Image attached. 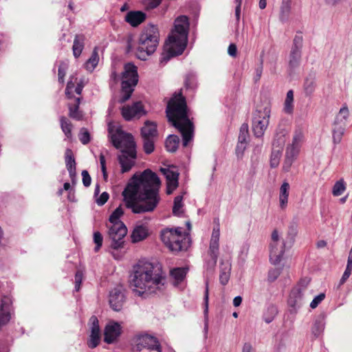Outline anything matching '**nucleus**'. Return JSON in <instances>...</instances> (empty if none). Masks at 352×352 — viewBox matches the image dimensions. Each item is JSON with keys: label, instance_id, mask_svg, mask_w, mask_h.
Returning <instances> with one entry per match:
<instances>
[{"label": "nucleus", "instance_id": "nucleus-18", "mask_svg": "<svg viewBox=\"0 0 352 352\" xmlns=\"http://www.w3.org/2000/svg\"><path fill=\"white\" fill-rule=\"evenodd\" d=\"M121 334L120 324L116 322H109L104 328V341L107 344L114 342Z\"/></svg>", "mask_w": 352, "mask_h": 352}, {"label": "nucleus", "instance_id": "nucleus-8", "mask_svg": "<svg viewBox=\"0 0 352 352\" xmlns=\"http://www.w3.org/2000/svg\"><path fill=\"white\" fill-rule=\"evenodd\" d=\"M160 236L164 245L173 252L186 250L190 245L189 235L183 232L181 228L162 230Z\"/></svg>", "mask_w": 352, "mask_h": 352}, {"label": "nucleus", "instance_id": "nucleus-40", "mask_svg": "<svg viewBox=\"0 0 352 352\" xmlns=\"http://www.w3.org/2000/svg\"><path fill=\"white\" fill-rule=\"evenodd\" d=\"M179 143V138L177 135H170L166 140V148L169 152H175Z\"/></svg>", "mask_w": 352, "mask_h": 352}, {"label": "nucleus", "instance_id": "nucleus-56", "mask_svg": "<svg viewBox=\"0 0 352 352\" xmlns=\"http://www.w3.org/2000/svg\"><path fill=\"white\" fill-rule=\"evenodd\" d=\"M323 329V324L320 322H316L312 327V333L316 337H318L322 332Z\"/></svg>", "mask_w": 352, "mask_h": 352}, {"label": "nucleus", "instance_id": "nucleus-1", "mask_svg": "<svg viewBox=\"0 0 352 352\" xmlns=\"http://www.w3.org/2000/svg\"><path fill=\"white\" fill-rule=\"evenodd\" d=\"M160 178L151 170L135 174L122 192L126 208L136 214L153 212L160 201Z\"/></svg>", "mask_w": 352, "mask_h": 352}, {"label": "nucleus", "instance_id": "nucleus-53", "mask_svg": "<svg viewBox=\"0 0 352 352\" xmlns=\"http://www.w3.org/2000/svg\"><path fill=\"white\" fill-rule=\"evenodd\" d=\"M162 0H142V3L146 9H153L157 8Z\"/></svg>", "mask_w": 352, "mask_h": 352}, {"label": "nucleus", "instance_id": "nucleus-23", "mask_svg": "<svg viewBox=\"0 0 352 352\" xmlns=\"http://www.w3.org/2000/svg\"><path fill=\"white\" fill-rule=\"evenodd\" d=\"M231 263L229 260H221L220 262L219 281L223 285H226L230 277Z\"/></svg>", "mask_w": 352, "mask_h": 352}, {"label": "nucleus", "instance_id": "nucleus-12", "mask_svg": "<svg viewBox=\"0 0 352 352\" xmlns=\"http://www.w3.org/2000/svg\"><path fill=\"white\" fill-rule=\"evenodd\" d=\"M219 239H220V226L217 224L212 230L209 243L208 255L210 260L207 261L208 268L213 270L216 266L217 258L219 254Z\"/></svg>", "mask_w": 352, "mask_h": 352}, {"label": "nucleus", "instance_id": "nucleus-26", "mask_svg": "<svg viewBox=\"0 0 352 352\" xmlns=\"http://www.w3.org/2000/svg\"><path fill=\"white\" fill-rule=\"evenodd\" d=\"M349 117V111L346 104L340 108L336 116L333 125L346 128V121Z\"/></svg>", "mask_w": 352, "mask_h": 352}, {"label": "nucleus", "instance_id": "nucleus-28", "mask_svg": "<svg viewBox=\"0 0 352 352\" xmlns=\"http://www.w3.org/2000/svg\"><path fill=\"white\" fill-rule=\"evenodd\" d=\"M65 164L70 177H74L76 176V161L73 152L69 148H67L65 151Z\"/></svg>", "mask_w": 352, "mask_h": 352}, {"label": "nucleus", "instance_id": "nucleus-44", "mask_svg": "<svg viewBox=\"0 0 352 352\" xmlns=\"http://www.w3.org/2000/svg\"><path fill=\"white\" fill-rule=\"evenodd\" d=\"M281 155L282 151L276 150V148H272L270 156V166L272 168H276L278 166Z\"/></svg>", "mask_w": 352, "mask_h": 352}, {"label": "nucleus", "instance_id": "nucleus-31", "mask_svg": "<svg viewBox=\"0 0 352 352\" xmlns=\"http://www.w3.org/2000/svg\"><path fill=\"white\" fill-rule=\"evenodd\" d=\"M187 272L188 268L186 267L174 268L170 271V275L173 279V284L175 286H177L185 279Z\"/></svg>", "mask_w": 352, "mask_h": 352}, {"label": "nucleus", "instance_id": "nucleus-38", "mask_svg": "<svg viewBox=\"0 0 352 352\" xmlns=\"http://www.w3.org/2000/svg\"><path fill=\"white\" fill-rule=\"evenodd\" d=\"M285 135L286 132L283 130L277 133L273 141L272 148L282 151L286 141Z\"/></svg>", "mask_w": 352, "mask_h": 352}, {"label": "nucleus", "instance_id": "nucleus-13", "mask_svg": "<svg viewBox=\"0 0 352 352\" xmlns=\"http://www.w3.org/2000/svg\"><path fill=\"white\" fill-rule=\"evenodd\" d=\"M309 283L308 278L302 279L299 284L295 287L289 294L288 305L294 309L300 307L304 301L306 287Z\"/></svg>", "mask_w": 352, "mask_h": 352}, {"label": "nucleus", "instance_id": "nucleus-43", "mask_svg": "<svg viewBox=\"0 0 352 352\" xmlns=\"http://www.w3.org/2000/svg\"><path fill=\"white\" fill-rule=\"evenodd\" d=\"M290 4L289 1H283L280 7V19L282 21H286L288 19L290 13Z\"/></svg>", "mask_w": 352, "mask_h": 352}, {"label": "nucleus", "instance_id": "nucleus-60", "mask_svg": "<svg viewBox=\"0 0 352 352\" xmlns=\"http://www.w3.org/2000/svg\"><path fill=\"white\" fill-rule=\"evenodd\" d=\"M82 183L85 187H89L91 185V178L87 170H84L82 171Z\"/></svg>", "mask_w": 352, "mask_h": 352}, {"label": "nucleus", "instance_id": "nucleus-50", "mask_svg": "<svg viewBox=\"0 0 352 352\" xmlns=\"http://www.w3.org/2000/svg\"><path fill=\"white\" fill-rule=\"evenodd\" d=\"M67 65L65 63H60L58 67V81L61 83L64 82V77L66 74Z\"/></svg>", "mask_w": 352, "mask_h": 352}, {"label": "nucleus", "instance_id": "nucleus-37", "mask_svg": "<svg viewBox=\"0 0 352 352\" xmlns=\"http://www.w3.org/2000/svg\"><path fill=\"white\" fill-rule=\"evenodd\" d=\"M99 62V56L97 48L95 47L92 52L91 57L85 63V68L89 72H92L98 65Z\"/></svg>", "mask_w": 352, "mask_h": 352}, {"label": "nucleus", "instance_id": "nucleus-55", "mask_svg": "<svg viewBox=\"0 0 352 352\" xmlns=\"http://www.w3.org/2000/svg\"><path fill=\"white\" fill-rule=\"evenodd\" d=\"M247 142L238 141V144L236 147V154L238 157L243 156V152L246 148Z\"/></svg>", "mask_w": 352, "mask_h": 352}, {"label": "nucleus", "instance_id": "nucleus-47", "mask_svg": "<svg viewBox=\"0 0 352 352\" xmlns=\"http://www.w3.org/2000/svg\"><path fill=\"white\" fill-rule=\"evenodd\" d=\"M155 138H143L144 150L146 153L150 154L154 151Z\"/></svg>", "mask_w": 352, "mask_h": 352}, {"label": "nucleus", "instance_id": "nucleus-61", "mask_svg": "<svg viewBox=\"0 0 352 352\" xmlns=\"http://www.w3.org/2000/svg\"><path fill=\"white\" fill-rule=\"evenodd\" d=\"M74 87H75L74 82L72 80L68 81L66 89H65V94L68 98H72L73 89Z\"/></svg>", "mask_w": 352, "mask_h": 352}, {"label": "nucleus", "instance_id": "nucleus-52", "mask_svg": "<svg viewBox=\"0 0 352 352\" xmlns=\"http://www.w3.org/2000/svg\"><path fill=\"white\" fill-rule=\"evenodd\" d=\"M94 241L96 243L95 251L98 252L102 245L103 237L99 232L94 233Z\"/></svg>", "mask_w": 352, "mask_h": 352}, {"label": "nucleus", "instance_id": "nucleus-63", "mask_svg": "<svg viewBox=\"0 0 352 352\" xmlns=\"http://www.w3.org/2000/svg\"><path fill=\"white\" fill-rule=\"evenodd\" d=\"M109 199V194L107 192H103L98 198L96 199V203L98 206L104 205Z\"/></svg>", "mask_w": 352, "mask_h": 352}, {"label": "nucleus", "instance_id": "nucleus-16", "mask_svg": "<svg viewBox=\"0 0 352 352\" xmlns=\"http://www.w3.org/2000/svg\"><path fill=\"white\" fill-rule=\"evenodd\" d=\"M302 47V36L296 35L294 37L293 45L289 54V65L291 68H295L299 65L301 58V50Z\"/></svg>", "mask_w": 352, "mask_h": 352}, {"label": "nucleus", "instance_id": "nucleus-29", "mask_svg": "<svg viewBox=\"0 0 352 352\" xmlns=\"http://www.w3.org/2000/svg\"><path fill=\"white\" fill-rule=\"evenodd\" d=\"M10 319L9 300L5 299L1 301L0 307V327L7 324Z\"/></svg>", "mask_w": 352, "mask_h": 352}, {"label": "nucleus", "instance_id": "nucleus-25", "mask_svg": "<svg viewBox=\"0 0 352 352\" xmlns=\"http://www.w3.org/2000/svg\"><path fill=\"white\" fill-rule=\"evenodd\" d=\"M316 87V77L311 74L307 76L303 83V91L305 96L311 97L315 92Z\"/></svg>", "mask_w": 352, "mask_h": 352}, {"label": "nucleus", "instance_id": "nucleus-64", "mask_svg": "<svg viewBox=\"0 0 352 352\" xmlns=\"http://www.w3.org/2000/svg\"><path fill=\"white\" fill-rule=\"evenodd\" d=\"M289 197L278 195L279 207L284 210L287 207Z\"/></svg>", "mask_w": 352, "mask_h": 352}, {"label": "nucleus", "instance_id": "nucleus-10", "mask_svg": "<svg viewBox=\"0 0 352 352\" xmlns=\"http://www.w3.org/2000/svg\"><path fill=\"white\" fill-rule=\"evenodd\" d=\"M271 114V106L266 104L258 107L252 116V131L257 138L263 135L269 124Z\"/></svg>", "mask_w": 352, "mask_h": 352}, {"label": "nucleus", "instance_id": "nucleus-5", "mask_svg": "<svg viewBox=\"0 0 352 352\" xmlns=\"http://www.w3.org/2000/svg\"><path fill=\"white\" fill-rule=\"evenodd\" d=\"M188 28L186 16H179L175 20L174 29L165 43L166 54L163 55L162 61L166 63L171 57L183 53L187 45Z\"/></svg>", "mask_w": 352, "mask_h": 352}, {"label": "nucleus", "instance_id": "nucleus-41", "mask_svg": "<svg viewBox=\"0 0 352 352\" xmlns=\"http://www.w3.org/2000/svg\"><path fill=\"white\" fill-rule=\"evenodd\" d=\"M345 128L333 125L332 128V138L333 142L335 145L341 142L342 137L344 134Z\"/></svg>", "mask_w": 352, "mask_h": 352}, {"label": "nucleus", "instance_id": "nucleus-59", "mask_svg": "<svg viewBox=\"0 0 352 352\" xmlns=\"http://www.w3.org/2000/svg\"><path fill=\"white\" fill-rule=\"evenodd\" d=\"M83 274L82 272L78 270L76 272L75 275V290L76 292L79 291L80 285L82 280Z\"/></svg>", "mask_w": 352, "mask_h": 352}, {"label": "nucleus", "instance_id": "nucleus-46", "mask_svg": "<svg viewBox=\"0 0 352 352\" xmlns=\"http://www.w3.org/2000/svg\"><path fill=\"white\" fill-rule=\"evenodd\" d=\"M346 186L344 182L340 179L336 182L333 187L332 193L334 196L338 197L341 195L345 190Z\"/></svg>", "mask_w": 352, "mask_h": 352}, {"label": "nucleus", "instance_id": "nucleus-45", "mask_svg": "<svg viewBox=\"0 0 352 352\" xmlns=\"http://www.w3.org/2000/svg\"><path fill=\"white\" fill-rule=\"evenodd\" d=\"M183 196L178 195L174 199V205L173 208V212L175 215L180 216L182 214V208L183 207Z\"/></svg>", "mask_w": 352, "mask_h": 352}, {"label": "nucleus", "instance_id": "nucleus-27", "mask_svg": "<svg viewBox=\"0 0 352 352\" xmlns=\"http://www.w3.org/2000/svg\"><path fill=\"white\" fill-rule=\"evenodd\" d=\"M148 234V229L146 226L140 225L137 226L131 234V241L133 243H137L146 239Z\"/></svg>", "mask_w": 352, "mask_h": 352}, {"label": "nucleus", "instance_id": "nucleus-36", "mask_svg": "<svg viewBox=\"0 0 352 352\" xmlns=\"http://www.w3.org/2000/svg\"><path fill=\"white\" fill-rule=\"evenodd\" d=\"M278 314V309L274 305H270L267 307L263 316L264 321L269 324L274 320Z\"/></svg>", "mask_w": 352, "mask_h": 352}, {"label": "nucleus", "instance_id": "nucleus-11", "mask_svg": "<svg viewBox=\"0 0 352 352\" xmlns=\"http://www.w3.org/2000/svg\"><path fill=\"white\" fill-rule=\"evenodd\" d=\"M286 248H288L287 243L280 239L278 231L274 230L270 244V260L272 264L276 265L280 262Z\"/></svg>", "mask_w": 352, "mask_h": 352}, {"label": "nucleus", "instance_id": "nucleus-21", "mask_svg": "<svg viewBox=\"0 0 352 352\" xmlns=\"http://www.w3.org/2000/svg\"><path fill=\"white\" fill-rule=\"evenodd\" d=\"M299 151L296 148H289L287 146L285 155V159L283 164V170L284 172H289L291 167L299 154Z\"/></svg>", "mask_w": 352, "mask_h": 352}, {"label": "nucleus", "instance_id": "nucleus-48", "mask_svg": "<svg viewBox=\"0 0 352 352\" xmlns=\"http://www.w3.org/2000/svg\"><path fill=\"white\" fill-rule=\"evenodd\" d=\"M248 137V125L247 124H243L240 128L239 141L247 142Z\"/></svg>", "mask_w": 352, "mask_h": 352}, {"label": "nucleus", "instance_id": "nucleus-15", "mask_svg": "<svg viewBox=\"0 0 352 352\" xmlns=\"http://www.w3.org/2000/svg\"><path fill=\"white\" fill-rule=\"evenodd\" d=\"M90 335L87 341V345L91 349L96 348L100 343L101 332L99 326V321L96 316H92L89 321Z\"/></svg>", "mask_w": 352, "mask_h": 352}, {"label": "nucleus", "instance_id": "nucleus-42", "mask_svg": "<svg viewBox=\"0 0 352 352\" xmlns=\"http://www.w3.org/2000/svg\"><path fill=\"white\" fill-rule=\"evenodd\" d=\"M60 122L61 129L65 135L68 138H71L72 129V124L71 122L64 116L60 117Z\"/></svg>", "mask_w": 352, "mask_h": 352}, {"label": "nucleus", "instance_id": "nucleus-17", "mask_svg": "<svg viewBox=\"0 0 352 352\" xmlns=\"http://www.w3.org/2000/svg\"><path fill=\"white\" fill-rule=\"evenodd\" d=\"M145 114L146 111L141 102H135L132 105L124 106L122 108V115L127 121L135 117L140 118Z\"/></svg>", "mask_w": 352, "mask_h": 352}, {"label": "nucleus", "instance_id": "nucleus-22", "mask_svg": "<svg viewBox=\"0 0 352 352\" xmlns=\"http://www.w3.org/2000/svg\"><path fill=\"white\" fill-rule=\"evenodd\" d=\"M146 19V14L142 11H130L125 16V21L133 27H136Z\"/></svg>", "mask_w": 352, "mask_h": 352}, {"label": "nucleus", "instance_id": "nucleus-19", "mask_svg": "<svg viewBox=\"0 0 352 352\" xmlns=\"http://www.w3.org/2000/svg\"><path fill=\"white\" fill-rule=\"evenodd\" d=\"M109 301L111 307L114 311L121 310L124 302V295L121 287H116L110 292Z\"/></svg>", "mask_w": 352, "mask_h": 352}, {"label": "nucleus", "instance_id": "nucleus-6", "mask_svg": "<svg viewBox=\"0 0 352 352\" xmlns=\"http://www.w3.org/2000/svg\"><path fill=\"white\" fill-rule=\"evenodd\" d=\"M160 41V33L156 25H148L145 27L140 35L138 46L136 49L135 56L138 58L145 60L153 54Z\"/></svg>", "mask_w": 352, "mask_h": 352}, {"label": "nucleus", "instance_id": "nucleus-34", "mask_svg": "<svg viewBox=\"0 0 352 352\" xmlns=\"http://www.w3.org/2000/svg\"><path fill=\"white\" fill-rule=\"evenodd\" d=\"M303 140H304L303 131L300 129H296L294 131V133L293 135L292 142V144H288L287 147L296 148V150H298L300 151V146H301Z\"/></svg>", "mask_w": 352, "mask_h": 352}, {"label": "nucleus", "instance_id": "nucleus-14", "mask_svg": "<svg viewBox=\"0 0 352 352\" xmlns=\"http://www.w3.org/2000/svg\"><path fill=\"white\" fill-rule=\"evenodd\" d=\"M135 344L137 350L142 351L147 349L148 351H157L160 350V344L156 338L145 334L141 335L135 338Z\"/></svg>", "mask_w": 352, "mask_h": 352}, {"label": "nucleus", "instance_id": "nucleus-3", "mask_svg": "<svg viewBox=\"0 0 352 352\" xmlns=\"http://www.w3.org/2000/svg\"><path fill=\"white\" fill-rule=\"evenodd\" d=\"M166 113L168 121L181 133L183 146H187L193 139L194 126L188 118L186 102L182 90L175 93L169 100Z\"/></svg>", "mask_w": 352, "mask_h": 352}, {"label": "nucleus", "instance_id": "nucleus-57", "mask_svg": "<svg viewBox=\"0 0 352 352\" xmlns=\"http://www.w3.org/2000/svg\"><path fill=\"white\" fill-rule=\"evenodd\" d=\"M280 268L270 270L268 272V280L270 282L274 281L280 274Z\"/></svg>", "mask_w": 352, "mask_h": 352}, {"label": "nucleus", "instance_id": "nucleus-20", "mask_svg": "<svg viewBox=\"0 0 352 352\" xmlns=\"http://www.w3.org/2000/svg\"><path fill=\"white\" fill-rule=\"evenodd\" d=\"M166 179V193L170 195L178 186L179 174L168 168H161Z\"/></svg>", "mask_w": 352, "mask_h": 352}, {"label": "nucleus", "instance_id": "nucleus-62", "mask_svg": "<svg viewBox=\"0 0 352 352\" xmlns=\"http://www.w3.org/2000/svg\"><path fill=\"white\" fill-rule=\"evenodd\" d=\"M100 163L101 166V170L103 174L104 179L106 180L107 178V169H106V162L104 155L102 153H100Z\"/></svg>", "mask_w": 352, "mask_h": 352}, {"label": "nucleus", "instance_id": "nucleus-9", "mask_svg": "<svg viewBox=\"0 0 352 352\" xmlns=\"http://www.w3.org/2000/svg\"><path fill=\"white\" fill-rule=\"evenodd\" d=\"M138 81L137 67L131 63L124 65V72L122 74V91L123 95L120 99L124 102L129 99L133 91V87Z\"/></svg>", "mask_w": 352, "mask_h": 352}, {"label": "nucleus", "instance_id": "nucleus-35", "mask_svg": "<svg viewBox=\"0 0 352 352\" xmlns=\"http://www.w3.org/2000/svg\"><path fill=\"white\" fill-rule=\"evenodd\" d=\"M80 98H76L74 104H69V116L70 118L76 120H80L82 118V113L78 110L80 104Z\"/></svg>", "mask_w": 352, "mask_h": 352}, {"label": "nucleus", "instance_id": "nucleus-54", "mask_svg": "<svg viewBox=\"0 0 352 352\" xmlns=\"http://www.w3.org/2000/svg\"><path fill=\"white\" fill-rule=\"evenodd\" d=\"M325 294L324 293H321L316 296L313 300L310 303V307L311 309H315L318 307V305L324 299Z\"/></svg>", "mask_w": 352, "mask_h": 352}, {"label": "nucleus", "instance_id": "nucleus-30", "mask_svg": "<svg viewBox=\"0 0 352 352\" xmlns=\"http://www.w3.org/2000/svg\"><path fill=\"white\" fill-rule=\"evenodd\" d=\"M141 134L142 138H155L157 134L156 124L147 121L142 128Z\"/></svg>", "mask_w": 352, "mask_h": 352}, {"label": "nucleus", "instance_id": "nucleus-32", "mask_svg": "<svg viewBox=\"0 0 352 352\" xmlns=\"http://www.w3.org/2000/svg\"><path fill=\"white\" fill-rule=\"evenodd\" d=\"M85 36L82 34H77L75 36L72 46L73 54L75 58H78L84 49Z\"/></svg>", "mask_w": 352, "mask_h": 352}, {"label": "nucleus", "instance_id": "nucleus-51", "mask_svg": "<svg viewBox=\"0 0 352 352\" xmlns=\"http://www.w3.org/2000/svg\"><path fill=\"white\" fill-rule=\"evenodd\" d=\"M79 140L83 144H87L89 142L90 135L86 129H81L79 134Z\"/></svg>", "mask_w": 352, "mask_h": 352}, {"label": "nucleus", "instance_id": "nucleus-58", "mask_svg": "<svg viewBox=\"0 0 352 352\" xmlns=\"http://www.w3.org/2000/svg\"><path fill=\"white\" fill-rule=\"evenodd\" d=\"M289 184L287 182H284L280 186L279 190V195L289 197Z\"/></svg>", "mask_w": 352, "mask_h": 352}, {"label": "nucleus", "instance_id": "nucleus-49", "mask_svg": "<svg viewBox=\"0 0 352 352\" xmlns=\"http://www.w3.org/2000/svg\"><path fill=\"white\" fill-rule=\"evenodd\" d=\"M352 272V263L347 261L346 270L340 280V284H344L346 280L349 278Z\"/></svg>", "mask_w": 352, "mask_h": 352}, {"label": "nucleus", "instance_id": "nucleus-33", "mask_svg": "<svg viewBox=\"0 0 352 352\" xmlns=\"http://www.w3.org/2000/svg\"><path fill=\"white\" fill-rule=\"evenodd\" d=\"M298 234V224L296 222H292L289 227L287 232L285 240L287 243L288 248H291L295 241V238Z\"/></svg>", "mask_w": 352, "mask_h": 352}, {"label": "nucleus", "instance_id": "nucleus-39", "mask_svg": "<svg viewBox=\"0 0 352 352\" xmlns=\"http://www.w3.org/2000/svg\"><path fill=\"white\" fill-rule=\"evenodd\" d=\"M283 111L285 113L291 114L294 111V91L289 90L287 93L284 102Z\"/></svg>", "mask_w": 352, "mask_h": 352}, {"label": "nucleus", "instance_id": "nucleus-2", "mask_svg": "<svg viewBox=\"0 0 352 352\" xmlns=\"http://www.w3.org/2000/svg\"><path fill=\"white\" fill-rule=\"evenodd\" d=\"M165 283V277L157 272L149 262H139L135 265L129 279V286L133 292L142 298L162 294L166 288Z\"/></svg>", "mask_w": 352, "mask_h": 352}, {"label": "nucleus", "instance_id": "nucleus-24", "mask_svg": "<svg viewBox=\"0 0 352 352\" xmlns=\"http://www.w3.org/2000/svg\"><path fill=\"white\" fill-rule=\"evenodd\" d=\"M209 292H208V281L206 282V289H205V294H204V338L205 340L208 338V298H209Z\"/></svg>", "mask_w": 352, "mask_h": 352}, {"label": "nucleus", "instance_id": "nucleus-7", "mask_svg": "<svg viewBox=\"0 0 352 352\" xmlns=\"http://www.w3.org/2000/svg\"><path fill=\"white\" fill-rule=\"evenodd\" d=\"M124 210L122 206L118 207L109 217V223L107 224L108 235L111 239V248L118 250L123 247L124 239L127 234V228L120 220L123 214Z\"/></svg>", "mask_w": 352, "mask_h": 352}, {"label": "nucleus", "instance_id": "nucleus-4", "mask_svg": "<svg viewBox=\"0 0 352 352\" xmlns=\"http://www.w3.org/2000/svg\"><path fill=\"white\" fill-rule=\"evenodd\" d=\"M109 136L113 145L121 150L119 155V162L122 167V172L129 171L134 165L136 158L135 143L133 137L125 133L120 127H116L111 124L108 127Z\"/></svg>", "mask_w": 352, "mask_h": 352}]
</instances>
